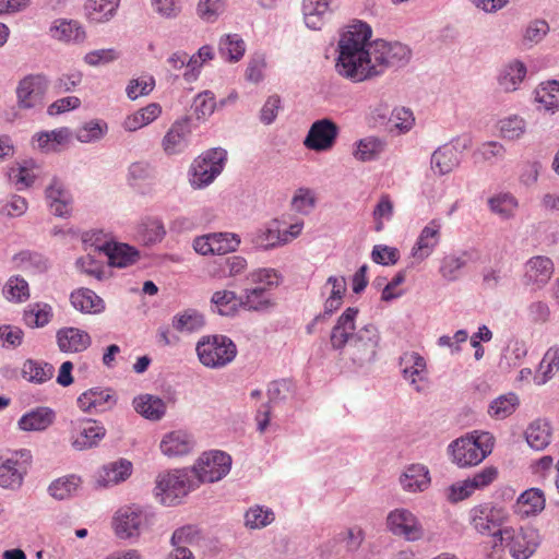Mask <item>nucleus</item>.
<instances>
[{
  "label": "nucleus",
  "instance_id": "obj_35",
  "mask_svg": "<svg viewBox=\"0 0 559 559\" xmlns=\"http://www.w3.org/2000/svg\"><path fill=\"white\" fill-rule=\"evenodd\" d=\"M524 435L533 450L542 451L550 443L552 433L548 421L537 419L527 426Z\"/></svg>",
  "mask_w": 559,
  "mask_h": 559
},
{
  "label": "nucleus",
  "instance_id": "obj_23",
  "mask_svg": "<svg viewBox=\"0 0 559 559\" xmlns=\"http://www.w3.org/2000/svg\"><path fill=\"white\" fill-rule=\"evenodd\" d=\"M56 337L62 353H82L92 344L90 334L78 328H62L58 330Z\"/></svg>",
  "mask_w": 559,
  "mask_h": 559
},
{
  "label": "nucleus",
  "instance_id": "obj_31",
  "mask_svg": "<svg viewBox=\"0 0 559 559\" xmlns=\"http://www.w3.org/2000/svg\"><path fill=\"white\" fill-rule=\"evenodd\" d=\"M33 160L16 162L8 168V178L11 185L19 191L29 188L37 174Z\"/></svg>",
  "mask_w": 559,
  "mask_h": 559
},
{
  "label": "nucleus",
  "instance_id": "obj_14",
  "mask_svg": "<svg viewBox=\"0 0 559 559\" xmlns=\"http://www.w3.org/2000/svg\"><path fill=\"white\" fill-rule=\"evenodd\" d=\"M48 87V81L43 74L25 76L19 84L16 94L19 105L23 108H35L43 104Z\"/></svg>",
  "mask_w": 559,
  "mask_h": 559
},
{
  "label": "nucleus",
  "instance_id": "obj_18",
  "mask_svg": "<svg viewBox=\"0 0 559 559\" xmlns=\"http://www.w3.org/2000/svg\"><path fill=\"white\" fill-rule=\"evenodd\" d=\"M76 402L85 413H104L116 405L117 397L110 389L92 388L83 392Z\"/></svg>",
  "mask_w": 559,
  "mask_h": 559
},
{
  "label": "nucleus",
  "instance_id": "obj_34",
  "mask_svg": "<svg viewBox=\"0 0 559 559\" xmlns=\"http://www.w3.org/2000/svg\"><path fill=\"white\" fill-rule=\"evenodd\" d=\"M105 251L109 264L115 267H127L139 259V251L127 243H106Z\"/></svg>",
  "mask_w": 559,
  "mask_h": 559
},
{
  "label": "nucleus",
  "instance_id": "obj_12",
  "mask_svg": "<svg viewBox=\"0 0 559 559\" xmlns=\"http://www.w3.org/2000/svg\"><path fill=\"white\" fill-rule=\"evenodd\" d=\"M389 531L408 542H417L424 537V528L418 519L406 509H395L386 518Z\"/></svg>",
  "mask_w": 559,
  "mask_h": 559
},
{
  "label": "nucleus",
  "instance_id": "obj_60",
  "mask_svg": "<svg viewBox=\"0 0 559 559\" xmlns=\"http://www.w3.org/2000/svg\"><path fill=\"white\" fill-rule=\"evenodd\" d=\"M518 504L527 507L523 510L526 515L536 514L545 508L544 491H521Z\"/></svg>",
  "mask_w": 559,
  "mask_h": 559
},
{
  "label": "nucleus",
  "instance_id": "obj_26",
  "mask_svg": "<svg viewBox=\"0 0 559 559\" xmlns=\"http://www.w3.org/2000/svg\"><path fill=\"white\" fill-rule=\"evenodd\" d=\"M331 0H302L301 11L305 24L310 29H321L332 14Z\"/></svg>",
  "mask_w": 559,
  "mask_h": 559
},
{
  "label": "nucleus",
  "instance_id": "obj_59",
  "mask_svg": "<svg viewBox=\"0 0 559 559\" xmlns=\"http://www.w3.org/2000/svg\"><path fill=\"white\" fill-rule=\"evenodd\" d=\"M155 87V80L152 75H144L129 81L126 93L131 100L140 96L148 95Z\"/></svg>",
  "mask_w": 559,
  "mask_h": 559
},
{
  "label": "nucleus",
  "instance_id": "obj_44",
  "mask_svg": "<svg viewBox=\"0 0 559 559\" xmlns=\"http://www.w3.org/2000/svg\"><path fill=\"white\" fill-rule=\"evenodd\" d=\"M218 50L222 58L236 62L245 55L246 44L238 34H229L221 38Z\"/></svg>",
  "mask_w": 559,
  "mask_h": 559
},
{
  "label": "nucleus",
  "instance_id": "obj_36",
  "mask_svg": "<svg viewBox=\"0 0 559 559\" xmlns=\"http://www.w3.org/2000/svg\"><path fill=\"white\" fill-rule=\"evenodd\" d=\"M133 407L139 414L151 420H159L166 413L165 402L151 394L134 397Z\"/></svg>",
  "mask_w": 559,
  "mask_h": 559
},
{
  "label": "nucleus",
  "instance_id": "obj_24",
  "mask_svg": "<svg viewBox=\"0 0 559 559\" xmlns=\"http://www.w3.org/2000/svg\"><path fill=\"white\" fill-rule=\"evenodd\" d=\"M440 228L441 225L436 219L423 228L412 249V255L415 259L424 261L432 253L440 240Z\"/></svg>",
  "mask_w": 559,
  "mask_h": 559
},
{
  "label": "nucleus",
  "instance_id": "obj_42",
  "mask_svg": "<svg viewBox=\"0 0 559 559\" xmlns=\"http://www.w3.org/2000/svg\"><path fill=\"white\" fill-rule=\"evenodd\" d=\"M211 302L215 311L221 316H234L238 308L241 307L240 296L231 290L215 292L211 298Z\"/></svg>",
  "mask_w": 559,
  "mask_h": 559
},
{
  "label": "nucleus",
  "instance_id": "obj_52",
  "mask_svg": "<svg viewBox=\"0 0 559 559\" xmlns=\"http://www.w3.org/2000/svg\"><path fill=\"white\" fill-rule=\"evenodd\" d=\"M498 471L495 467H486L481 472L467 478L461 484H453L448 489H478L479 487L489 486L497 477Z\"/></svg>",
  "mask_w": 559,
  "mask_h": 559
},
{
  "label": "nucleus",
  "instance_id": "obj_32",
  "mask_svg": "<svg viewBox=\"0 0 559 559\" xmlns=\"http://www.w3.org/2000/svg\"><path fill=\"white\" fill-rule=\"evenodd\" d=\"M55 420V412L49 407H37L19 419V428L24 431H41Z\"/></svg>",
  "mask_w": 559,
  "mask_h": 559
},
{
  "label": "nucleus",
  "instance_id": "obj_33",
  "mask_svg": "<svg viewBox=\"0 0 559 559\" xmlns=\"http://www.w3.org/2000/svg\"><path fill=\"white\" fill-rule=\"evenodd\" d=\"M21 373L26 381L43 384L53 377L55 368L47 361L28 358L23 362Z\"/></svg>",
  "mask_w": 559,
  "mask_h": 559
},
{
  "label": "nucleus",
  "instance_id": "obj_45",
  "mask_svg": "<svg viewBox=\"0 0 559 559\" xmlns=\"http://www.w3.org/2000/svg\"><path fill=\"white\" fill-rule=\"evenodd\" d=\"M518 406L519 397L516 394H503L490 403L488 414L496 419H504L512 415Z\"/></svg>",
  "mask_w": 559,
  "mask_h": 559
},
{
  "label": "nucleus",
  "instance_id": "obj_50",
  "mask_svg": "<svg viewBox=\"0 0 559 559\" xmlns=\"http://www.w3.org/2000/svg\"><path fill=\"white\" fill-rule=\"evenodd\" d=\"M70 131L68 128H60L52 131L40 132L37 134L38 147L46 151H56L57 146L69 140Z\"/></svg>",
  "mask_w": 559,
  "mask_h": 559
},
{
  "label": "nucleus",
  "instance_id": "obj_37",
  "mask_svg": "<svg viewBox=\"0 0 559 559\" xmlns=\"http://www.w3.org/2000/svg\"><path fill=\"white\" fill-rule=\"evenodd\" d=\"M431 478L427 466L412 464L400 476V484L404 489H423L430 485Z\"/></svg>",
  "mask_w": 559,
  "mask_h": 559
},
{
  "label": "nucleus",
  "instance_id": "obj_41",
  "mask_svg": "<svg viewBox=\"0 0 559 559\" xmlns=\"http://www.w3.org/2000/svg\"><path fill=\"white\" fill-rule=\"evenodd\" d=\"M119 5V0H88L85 4L86 15L90 21L102 23L114 16Z\"/></svg>",
  "mask_w": 559,
  "mask_h": 559
},
{
  "label": "nucleus",
  "instance_id": "obj_48",
  "mask_svg": "<svg viewBox=\"0 0 559 559\" xmlns=\"http://www.w3.org/2000/svg\"><path fill=\"white\" fill-rule=\"evenodd\" d=\"M488 205L492 213L499 215L503 219H508L514 215L518 207V201L509 193H499L489 198Z\"/></svg>",
  "mask_w": 559,
  "mask_h": 559
},
{
  "label": "nucleus",
  "instance_id": "obj_5",
  "mask_svg": "<svg viewBox=\"0 0 559 559\" xmlns=\"http://www.w3.org/2000/svg\"><path fill=\"white\" fill-rule=\"evenodd\" d=\"M155 522V512L151 507L138 504L124 506L118 509L112 518V528L120 539L138 538Z\"/></svg>",
  "mask_w": 559,
  "mask_h": 559
},
{
  "label": "nucleus",
  "instance_id": "obj_58",
  "mask_svg": "<svg viewBox=\"0 0 559 559\" xmlns=\"http://www.w3.org/2000/svg\"><path fill=\"white\" fill-rule=\"evenodd\" d=\"M292 209L295 212L307 215L316 206L314 192L309 188H298L290 202Z\"/></svg>",
  "mask_w": 559,
  "mask_h": 559
},
{
  "label": "nucleus",
  "instance_id": "obj_29",
  "mask_svg": "<svg viewBox=\"0 0 559 559\" xmlns=\"http://www.w3.org/2000/svg\"><path fill=\"white\" fill-rule=\"evenodd\" d=\"M526 66L520 60L506 63L498 75V84L504 92L516 91L526 78Z\"/></svg>",
  "mask_w": 559,
  "mask_h": 559
},
{
  "label": "nucleus",
  "instance_id": "obj_4",
  "mask_svg": "<svg viewBox=\"0 0 559 559\" xmlns=\"http://www.w3.org/2000/svg\"><path fill=\"white\" fill-rule=\"evenodd\" d=\"M495 438L487 431H472L448 447L453 463L460 467L477 465L491 453Z\"/></svg>",
  "mask_w": 559,
  "mask_h": 559
},
{
  "label": "nucleus",
  "instance_id": "obj_39",
  "mask_svg": "<svg viewBox=\"0 0 559 559\" xmlns=\"http://www.w3.org/2000/svg\"><path fill=\"white\" fill-rule=\"evenodd\" d=\"M160 114V105L157 103H151L136 112L128 116L123 121V128L127 131H136L153 122Z\"/></svg>",
  "mask_w": 559,
  "mask_h": 559
},
{
  "label": "nucleus",
  "instance_id": "obj_22",
  "mask_svg": "<svg viewBox=\"0 0 559 559\" xmlns=\"http://www.w3.org/2000/svg\"><path fill=\"white\" fill-rule=\"evenodd\" d=\"M473 261V252L461 250L444 255L440 262L439 273L447 282H456L462 275L466 265Z\"/></svg>",
  "mask_w": 559,
  "mask_h": 559
},
{
  "label": "nucleus",
  "instance_id": "obj_25",
  "mask_svg": "<svg viewBox=\"0 0 559 559\" xmlns=\"http://www.w3.org/2000/svg\"><path fill=\"white\" fill-rule=\"evenodd\" d=\"M554 273L552 261L544 255L531 258L525 264V281L537 288L544 287Z\"/></svg>",
  "mask_w": 559,
  "mask_h": 559
},
{
  "label": "nucleus",
  "instance_id": "obj_64",
  "mask_svg": "<svg viewBox=\"0 0 559 559\" xmlns=\"http://www.w3.org/2000/svg\"><path fill=\"white\" fill-rule=\"evenodd\" d=\"M543 371V378L536 380L538 384H544L550 379L554 371L559 370V347H550L544 355L539 366Z\"/></svg>",
  "mask_w": 559,
  "mask_h": 559
},
{
  "label": "nucleus",
  "instance_id": "obj_61",
  "mask_svg": "<svg viewBox=\"0 0 559 559\" xmlns=\"http://www.w3.org/2000/svg\"><path fill=\"white\" fill-rule=\"evenodd\" d=\"M273 520V512L259 506L250 508L245 513V525L253 530L264 527L272 523Z\"/></svg>",
  "mask_w": 559,
  "mask_h": 559
},
{
  "label": "nucleus",
  "instance_id": "obj_55",
  "mask_svg": "<svg viewBox=\"0 0 559 559\" xmlns=\"http://www.w3.org/2000/svg\"><path fill=\"white\" fill-rule=\"evenodd\" d=\"M3 295L10 301L22 302L29 297L28 284L24 278L13 276L5 283Z\"/></svg>",
  "mask_w": 559,
  "mask_h": 559
},
{
  "label": "nucleus",
  "instance_id": "obj_11",
  "mask_svg": "<svg viewBox=\"0 0 559 559\" xmlns=\"http://www.w3.org/2000/svg\"><path fill=\"white\" fill-rule=\"evenodd\" d=\"M472 141L469 138L455 139L450 144L438 147L431 155V169L439 176L450 174L460 166L462 153L469 148Z\"/></svg>",
  "mask_w": 559,
  "mask_h": 559
},
{
  "label": "nucleus",
  "instance_id": "obj_54",
  "mask_svg": "<svg viewBox=\"0 0 559 559\" xmlns=\"http://www.w3.org/2000/svg\"><path fill=\"white\" fill-rule=\"evenodd\" d=\"M219 277H235L247 269V260L240 255L222 258L216 262Z\"/></svg>",
  "mask_w": 559,
  "mask_h": 559
},
{
  "label": "nucleus",
  "instance_id": "obj_53",
  "mask_svg": "<svg viewBox=\"0 0 559 559\" xmlns=\"http://www.w3.org/2000/svg\"><path fill=\"white\" fill-rule=\"evenodd\" d=\"M216 106L214 93L207 90L199 93L192 104L198 120L207 119L214 112Z\"/></svg>",
  "mask_w": 559,
  "mask_h": 559
},
{
  "label": "nucleus",
  "instance_id": "obj_8",
  "mask_svg": "<svg viewBox=\"0 0 559 559\" xmlns=\"http://www.w3.org/2000/svg\"><path fill=\"white\" fill-rule=\"evenodd\" d=\"M31 464L32 453L27 449L0 453V487L3 489L21 487Z\"/></svg>",
  "mask_w": 559,
  "mask_h": 559
},
{
  "label": "nucleus",
  "instance_id": "obj_27",
  "mask_svg": "<svg viewBox=\"0 0 559 559\" xmlns=\"http://www.w3.org/2000/svg\"><path fill=\"white\" fill-rule=\"evenodd\" d=\"M46 199L56 216L64 217L70 213L72 199L61 180L57 178L51 180L46 188Z\"/></svg>",
  "mask_w": 559,
  "mask_h": 559
},
{
  "label": "nucleus",
  "instance_id": "obj_43",
  "mask_svg": "<svg viewBox=\"0 0 559 559\" xmlns=\"http://www.w3.org/2000/svg\"><path fill=\"white\" fill-rule=\"evenodd\" d=\"M51 318V306L43 302L28 305L23 314V320L29 328H43L50 322Z\"/></svg>",
  "mask_w": 559,
  "mask_h": 559
},
{
  "label": "nucleus",
  "instance_id": "obj_3",
  "mask_svg": "<svg viewBox=\"0 0 559 559\" xmlns=\"http://www.w3.org/2000/svg\"><path fill=\"white\" fill-rule=\"evenodd\" d=\"M369 58L365 63L362 82L379 76L389 68L405 67L411 58V49L399 41L377 39L369 45Z\"/></svg>",
  "mask_w": 559,
  "mask_h": 559
},
{
  "label": "nucleus",
  "instance_id": "obj_9",
  "mask_svg": "<svg viewBox=\"0 0 559 559\" xmlns=\"http://www.w3.org/2000/svg\"><path fill=\"white\" fill-rule=\"evenodd\" d=\"M227 152L222 147L209 150L191 166L190 183L195 189L207 187L223 171Z\"/></svg>",
  "mask_w": 559,
  "mask_h": 559
},
{
  "label": "nucleus",
  "instance_id": "obj_49",
  "mask_svg": "<svg viewBox=\"0 0 559 559\" xmlns=\"http://www.w3.org/2000/svg\"><path fill=\"white\" fill-rule=\"evenodd\" d=\"M536 102H538L545 110L559 109V82L551 81L542 84L536 91Z\"/></svg>",
  "mask_w": 559,
  "mask_h": 559
},
{
  "label": "nucleus",
  "instance_id": "obj_63",
  "mask_svg": "<svg viewBox=\"0 0 559 559\" xmlns=\"http://www.w3.org/2000/svg\"><path fill=\"white\" fill-rule=\"evenodd\" d=\"M154 169L146 162H135L129 166L128 182L131 187H136L140 183L153 178Z\"/></svg>",
  "mask_w": 559,
  "mask_h": 559
},
{
  "label": "nucleus",
  "instance_id": "obj_17",
  "mask_svg": "<svg viewBox=\"0 0 559 559\" xmlns=\"http://www.w3.org/2000/svg\"><path fill=\"white\" fill-rule=\"evenodd\" d=\"M191 120L189 117L175 121L163 138L162 146L167 155L182 153L189 145L191 136Z\"/></svg>",
  "mask_w": 559,
  "mask_h": 559
},
{
  "label": "nucleus",
  "instance_id": "obj_38",
  "mask_svg": "<svg viewBox=\"0 0 559 559\" xmlns=\"http://www.w3.org/2000/svg\"><path fill=\"white\" fill-rule=\"evenodd\" d=\"M171 325L180 333H194L205 325V319L197 309H186L173 318Z\"/></svg>",
  "mask_w": 559,
  "mask_h": 559
},
{
  "label": "nucleus",
  "instance_id": "obj_57",
  "mask_svg": "<svg viewBox=\"0 0 559 559\" xmlns=\"http://www.w3.org/2000/svg\"><path fill=\"white\" fill-rule=\"evenodd\" d=\"M538 543L532 536L528 538L526 534H522L516 536L509 551L514 559H528L536 551Z\"/></svg>",
  "mask_w": 559,
  "mask_h": 559
},
{
  "label": "nucleus",
  "instance_id": "obj_28",
  "mask_svg": "<svg viewBox=\"0 0 559 559\" xmlns=\"http://www.w3.org/2000/svg\"><path fill=\"white\" fill-rule=\"evenodd\" d=\"M195 486L191 467H186L160 472L156 477L155 489H190Z\"/></svg>",
  "mask_w": 559,
  "mask_h": 559
},
{
  "label": "nucleus",
  "instance_id": "obj_51",
  "mask_svg": "<svg viewBox=\"0 0 559 559\" xmlns=\"http://www.w3.org/2000/svg\"><path fill=\"white\" fill-rule=\"evenodd\" d=\"M383 151V142L377 138L369 136L357 143L354 152L356 159L368 162L374 159Z\"/></svg>",
  "mask_w": 559,
  "mask_h": 559
},
{
  "label": "nucleus",
  "instance_id": "obj_15",
  "mask_svg": "<svg viewBox=\"0 0 559 559\" xmlns=\"http://www.w3.org/2000/svg\"><path fill=\"white\" fill-rule=\"evenodd\" d=\"M508 518V512L502 507L480 504L473 509V524L481 534L491 535L501 527Z\"/></svg>",
  "mask_w": 559,
  "mask_h": 559
},
{
  "label": "nucleus",
  "instance_id": "obj_47",
  "mask_svg": "<svg viewBox=\"0 0 559 559\" xmlns=\"http://www.w3.org/2000/svg\"><path fill=\"white\" fill-rule=\"evenodd\" d=\"M52 37L64 40L80 43L85 38V32L76 21H60L51 28Z\"/></svg>",
  "mask_w": 559,
  "mask_h": 559
},
{
  "label": "nucleus",
  "instance_id": "obj_46",
  "mask_svg": "<svg viewBox=\"0 0 559 559\" xmlns=\"http://www.w3.org/2000/svg\"><path fill=\"white\" fill-rule=\"evenodd\" d=\"M138 234L145 245H153L163 240L166 230L162 221L147 217L139 225Z\"/></svg>",
  "mask_w": 559,
  "mask_h": 559
},
{
  "label": "nucleus",
  "instance_id": "obj_21",
  "mask_svg": "<svg viewBox=\"0 0 559 559\" xmlns=\"http://www.w3.org/2000/svg\"><path fill=\"white\" fill-rule=\"evenodd\" d=\"M132 472V463L127 459H119L102 466L96 474V484L100 487L117 486L128 479Z\"/></svg>",
  "mask_w": 559,
  "mask_h": 559
},
{
  "label": "nucleus",
  "instance_id": "obj_6",
  "mask_svg": "<svg viewBox=\"0 0 559 559\" xmlns=\"http://www.w3.org/2000/svg\"><path fill=\"white\" fill-rule=\"evenodd\" d=\"M195 350L200 362L212 369L227 366L237 355L235 343L221 334L202 336L197 343Z\"/></svg>",
  "mask_w": 559,
  "mask_h": 559
},
{
  "label": "nucleus",
  "instance_id": "obj_62",
  "mask_svg": "<svg viewBox=\"0 0 559 559\" xmlns=\"http://www.w3.org/2000/svg\"><path fill=\"white\" fill-rule=\"evenodd\" d=\"M106 130V123L90 121L76 130L75 136L81 143H91L100 140Z\"/></svg>",
  "mask_w": 559,
  "mask_h": 559
},
{
  "label": "nucleus",
  "instance_id": "obj_20",
  "mask_svg": "<svg viewBox=\"0 0 559 559\" xmlns=\"http://www.w3.org/2000/svg\"><path fill=\"white\" fill-rule=\"evenodd\" d=\"M400 368L403 378L417 391H423L419 384L427 374L425 358L416 352H406L400 357Z\"/></svg>",
  "mask_w": 559,
  "mask_h": 559
},
{
  "label": "nucleus",
  "instance_id": "obj_56",
  "mask_svg": "<svg viewBox=\"0 0 559 559\" xmlns=\"http://www.w3.org/2000/svg\"><path fill=\"white\" fill-rule=\"evenodd\" d=\"M247 278L259 287H266V292L277 287L282 282V275L274 269L255 270Z\"/></svg>",
  "mask_w": 559,
  "mask_h": 559
},
{
  "label": "nucleus",
  "instance_id": "obj_7",
  "mask_svg": "<svg viewBox=\"0 0 559 559\" xmlns=\"http://www.w3.org/2000/svg\"><path fill=\"white\" fill-rule=\"evenodd\" d=\"M231 467L229 454L213 450L204 452L191 467L197 486L212 484L225 477Z\"/></svg>",
  "mask_w": 559,
  "mask_h": 559
},
{
  "label": "nucleus",
  "instance_id": "obj_30",
  "mask_svg": "<svg viewBox=\"0 0 559 559\" xmlns=\"http://www.w3.org/2000/svg\"><path fill=\"white\" fill-rule=\"evenodd\" d=\"M70 301L74 309L83 313H102L105 310V301L90 288H78L70 295Z\"/></svg>",
  "mask_w": 559,
  "mask_h": 559
},
{
  "label": "nucleus",
  "instance_id": "obj_16",
  "mask_svg": "<svg viewBox=\"0 0 559 559\" xmlns=\"http://www.w3.org/2000/svg\"><path fill=\"white\" fill-rule=\"evenodd\" d=\"M106 436V429L96 420L82 419L75 425L71 437V444L78 451H83L96 447Z\"/></svg>",
  "mask_w": 559,
  "mask_h": 559
},
{
  "label": "nucleus",
  "instance_id": "obj_13",
  "mask_svg": "<svg viewBox=\"0 0 559 559\" xmlns=\"http://www.w3.org/2000/svg\"><path fill=\"white\" fill-rule=\"evenodd\" d=\"M338 134L337 126L330 119L313 122L304 140V145L316 152L332 148Z\"/></svg>",
  "mask_w": 559,
  "mask_h": 559
},
{
  "label": "nucleus",
  "instance_id": "obj_19",
  "mask_svg": "<svg viewBox=\"0 0 559 559\" xmlns=\"http://www.w3.org/2000/svg\"><path fill=\"white\" fill-rule=\"evenodd\" d=\"M195 445V440L186 430H174L166 433L159 444L160 451L168 457H179L190 454Z\"/></svg>",
  "mask_w": 559,
  "mask_h": 559
},
{
  "label": "nucleus",
  "instance_id": "obj_10",
  "mask_svg": "<svg viewBox=\"0 0 559 559\" xmlns=\"http://www.w3.org/2000/svg\"><path fill=\"white\" fill-rule=\"evenodd\" d=\"M366 538L365 531L357 525L337 533L325 544V559H359V550Z\"/></svg>",
  "mask_w": 559,
  "mask_h": 559
},
{
  "label": "nucleus",
  "instance_id": "obj_1",
  "mask_svg": "<svg viewBox=\"0 0 559 559\" xmlns=\"http://www.w3.org/2000/svg\"><path fill=\"white\" fill-rule=\"evenodd\" d=\"M359 310L348 307L336 320L330 334V345L334 350H342L348 344V357L362 367L374 360L380 342L378 329L367 324L355 332Z\"/></svg>",
  "mask_w": 559,
  "mask_h": 559
},
{
  "label": "nucleus",
  "instance_id": "obj_2",
  "mask_svg": "<svg viewBox=\"0 0 559 559\" xmlns=\"http://www.w3.org/2000/svg\"><path fill=\"white\" fill-rule=\"evenodd\" d=\"M371 28L367 23L356 22L341 34L336 71L354 83L362 82L365 63L369 58Z\"/></svg>",
  "mask_w": 559,
  "mask_h": 559
},
{
  "label": "nucleus",
  "instance_id": "obj_40",
  "mask_svg": "<svg viewBox=\"0 0 559 559\" xmlns=\"http://www.w3.org/2000/svg\"><path fill=\"white\" fill-rule=\"evenodd\" d=\"M240 300L242 308L253 311H264L272 306L266 287L246 288L243 295L240 296Z\"/></svg>",
  "mask_w": 559,
  "mask_h": 559
}]
</instances>
